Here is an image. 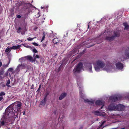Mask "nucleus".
I'll return each instance as SVG.
<instances>
[{"instance_id":"1","label":"nucleus","mask_w":129,"mask_h":129,"mask_svg":"<svg viewBox=\"0 0 129 129\" xmlns=\"http://www.w3.org/2000/svg\"><path fill=\"white\" fill-rule=\"evenodd\" d=\"M16 105L13 106H10L8 107L6 109V114L8 115V116L9 117V114H11L12 116L14 117L13 119L15 120L17 117V114H15L16 112L19 113L21 110V107L22 106L21 103L19 101L15 102Z\"/></svg>"},{"instance_id":"2","label":"nucleus","mask_w":129,"mask_h":129,"mask_svg":"<svg viewBox=\"0 0 129 129\" xmlns=\"http://www.w3.org/2000/svg\"><path fill=\"white\" fill-rule=\"evenodd\" d=\"M8 115L6 114V110H5V114L4 115V116L1 119L0 122V128L1 126L4 125L5 122L6 123H8L10 121H14L13 119L14 117L12 116L11 114H9V117L8 116Z\"/></svg>"},{"instance_id":"3","label":"nucleus","mask_w":129,"mask_h":129,"mask_svg":"<svg viewBox=\"0 0 129 129\" xmlns=\"http://www.w3.org/2000/svg\"><path fill=\"white\" fill-rule=\"evenodd\" d=\"M83 68V64L81 62H79L75 68L73 70V72L75 75L76 73H79L80 72L81 70Z\"/></svg>"},{"instance_id":"4","label":"nucleus","mask_w":129,"mask_h":129,"mask_svg":"<svg viewBox=\"0 0 129 129\" xmlns=\"http://www.w3.org/2000/svg\"><path fill=\"white\" fill-rule=\"evenodd\" d=\"M96 64L98 67L101 68H104L105 65L104 61L100 60H99L96 61Z\"/></svg>"},{"instance_id":"5","label":"nucleus","mask_w":129,"mask_h":129,"mask_svg":"<svg viewBox=\"0 0 129 129\" xmlns=\"http://www.w3.org/2000/svg\"><path fill=\"white\" fill-rule=\"evenodd\" d=\"M122 98V97L121 96H116L114 95L110 96V99L112 101L115 102L118 100H121Z\"/></svg>"},{"instance_id":"6","label":"nucleus","mask_w":129,"mask_h":129,"mask_svg":"<svg viewBox=\"0 0 129 129\" xmlns=\"http://www.w3.org/2000/svg\"><path fill=\"white\" fill-rule=\"evenodd\" d=\"M124 106L120 104L116 106V110L123 111L124 110Z\"/></svg>"},{"instance_id":"7","label":"nucleus","mask_w":129,"mask_h":129,"mask_svg":"<svg viewBox=\"0 0 129 129\" xmlns=\"http://www.w3.org/2000/svg\"><path fill=\"white\" fill-rule=\"evenodd\" d=\"M116 66L117 68L119 70L122 69L123 67V64L120 62L117 63L116 64Z\"/></svg>"},{"instance_id":"8","label":"nucleus","mask_w":129,"mask_h":129,"mask_svg":"<svg viewBox=\"0 0 129 129\" xmlns=\"http://www.w3.org/2000/svg\"><path fill=\"white\" fill-rule=\"evenodd\" d=\"M114 35L113 36H114V38H115V37H119L120 35V31L118 30H116L113 31Z\"/></svg>"},{"instance_id":"9","label":"nucleus","mask_w":129,"mask_h":129,"mask_svg":"<svg viewBox=\"0 0 129 129\" xmlns=\"http://www.w3.org/2000/svg\"><path fill=\"white\" fill-rule=\"evenodd\" d=\"M109 110H116V106H115L114 104H111L109 105L108 107Z\"/></svg>"},{"instance_id":"10","label":"nucleus","mask_w":129,"mask_h":129,"mask_svg":"<svg viewBox=\"0 0 129 129\" xmlns=\"http://www.w3.org/2000/svg\"><path fill=\"white\" fill-rule=\"evenodd\" d=\"M26 65L25 64H19L18 66L17 69L18 70V72L20 71L19 69V68L20 67H21L23 69H25L26 67Z\"/></svg>"},{"instance_id":"11","label":"nucleus","mask_w":129,"mask_h":129,"mask_svg":"<svg viewBox=\"0 0 129 129\" xmlns=\"http://www.w3.org/2000/svg\"><path fill=\"white\" fill-rule=\"evenodd\" d=\"M84 102L85 103H87L88 104L91 105L94 104V101L93 100L90 101L88 99H84Z\"/></svg>"},{"instance_id":"12","label":"nucleus","mask_w":129,"mask_h":129,"mask_svg":"<svg viewBox=\"0 0 129 129\" xmlns=\"http://www.w3.org/2000/svg\"><path fill=\"white\" fill-rule=\"evenodd\" d=\"M67 94L66 93L64 92L61 93L59 98L60 100H61L63 99L67 95Z\"/></svg>"},{"instance_id":"13","label":"nucleus","mask_w":129,"mask_h":129,"mask_svg":"<svg viewBox=\"0 0 129 129\" xmlns=\"http://www.w3.org/2000/svg\"><path fill=\"white\" fill-rule=\"evenodd\" d=\"M104 102L102 101L98 100L95 102V104L96 105H102L103 104Z\"/></svg>"},{"instance_id":"14","label":"nucleus","mask_w":129,"mask_h":129,"mask_svg":"<svg viewBox=\"0 0 129 129\" xmlns=\"http://www.w3.org/2000/svg\"><path fill=\"white\" fill-rule=\"evenodd\" d=\"M106 40L111 41L115 39L114 36H112L111 37H107L106 38Z\"/></svg>"},{"instance_id":"15","label":"nucleus","mask_w":129,"mask_h":129,"mask_svg":"<svg viewBox=\"0 0 129 129\" xmlns=\"http://www.w3.org/2000/svg\"><path fill=\"white\" fill-rule=\"evenodd\" d=\"M20 45H19L16 46H13L12 47H10V48L11 49H18L20 48Z\"/></svg>"},{"instance_id":"16","label":"nucleus","mask_w":129,"mask_h":129,"mask_svg":"<svg viewBox=\"0 0 129 129\" xmlns=\"http://www.w3.org/2000/svg\"><path fill=\"white\" fill-rule=\"evenodd\" d=\"M24 57L26 59L28 60H29L30 61H33V58L30 56L28 55L26 56H25Z\"/></svg>"},{"instance_id":"17","label":"nucleus","mask_w":129,"mask_h":129,"mask_svg":"<svg viewBox=\"0 0 129 129\" xmlns=\"http://www.w3.org/2000/svg\"><path fill=\"white\" fill-rule=\"evenodd\" d=\"M87 66L88 68H89L88 70L91 73H92V65L91 63H88L87 65Z\"/></svg>"},{"instance_id":"18","label":"nucleus","mask_w":129,"mask_h":129,"mask_svg":"<svg viewBox=\"0 0 129 129\" xmlns=\"http://www.w3.org/2000/svg\"><path fill=\"white\" fill-rule=\"evenodd\" d=\"M4 72V70L3 68H1V69L0 70V79H2V77L1 76V75H3Z\"/></svg>"},{"instance_id":"19","label":"nucleus","mask_w":129,"mask_h":129,"mask_svg":"<svg viewBox=\"0 0 129 129\" xmlns=\"http://www.w3.org/2000/svg\"><path fill=\"white\" fill-rule=\"evenodd\" d=\"M124 26H125L124 28V30H126L129 29V26L127 23L125 22L123 23Z\"/></svg>"},{"instance_id":"20","label":"nucleus","mask_w":129,"mask_h":129,"mask_svg":"<svg viewBox=\"0 0 129 129\" xmlns=\"http://www.w3.org/2000/svg\"><path fill=\"white\" fill-rule=\"evenodd\" d=\"M46 101V98H44V99L41 101V104L42 105H45Z\"/></svg>"},{"instance_id":"21","label":"nucleus","mask_w":129,"mask_h":129,"mask_svg":"<svg viewBox=\"0 0 129 129\" xmlns=\"http://www.w3.org/2000/svg\"><path fill=\"white\" fill-rule=\"evenodd\" d=\"M58 41V39L57 38H54L53 40V42L54 44H57Z\"/></svg>"},{"instance_id":"22","label":"nucleus","mask_w":129,"mask_h":129,"mask_svg":"<svg viewBox=\"0 0 129 129\" xmlns=\"http://www.w3.org/2000/svg\"><path fill=\"white\" fill-rule=\"evenodd\" d=\"M95 70L97 72H99L100 71L101 68H100V67H98L96 65L95 67H94Z\"/></svg>"},{"instance_id":"23","label":"nucleus","mask_w":129,"mask_h":129,"mask_svg":"<svg viewBox=\"0 0 129 129\" xmlns=\"http://www.w3.org/2000/svg\"><path fill=\"white\" fill-rule=\"evenodd\" d=\"M125 53L126 56L128 58H129V51L126 50L125 51Z\"/></svg>"},{"instance_id":"24","label":"nucleus","mask_w":129,"mask_h":129,"mask_svg":"<svg viewBox=\"0 0 129 129\" xmlns=\"http://www.w3.org/2000/svg\"><path fill=\"white\" fill-rule=\"evenodd\" d=\"M80 89L79 91V93L80 95L81 98H83L84 97V96L82 95L83 93L82 92V90L80 89L81 87H80Z\"/></svg>"},{"instance_id":"25","label":"nucleus","mask_w":129,"mask_h":129,"mask_svg":"<svg viewBox=\"0 0 129 129\" xmlns=\"http://www.w3.org/2000/svg\"><path fill=\"white\" fill-rule=\"evenodd\" d=\"M10 83V81L9 79H8L7 80V82L6 83V85L9 87H11L10 85H9V84Z\"/></svg>"},{"instance_id":"26","label":"nucleus","mask_w":129,"mask_h":129,"mask_svg":"<svg viewBox=\"0 0 129 129\" xmlns=\"http://www.w3.org/2000/svg\"><path fill=\"white\" fill-rule=\"evenodd\" d=\"M10 48H7L5 50V52H8V53H9L11 51Z\"/></svg>"},{"instance_id":"27","label":"nucleus","mask_w":129,"mask_h":129,"mask_svg":"<svg viewBox=\"0 0 129 129\" xmlns=\"http://www.w3.org/2000/svg\"><path fill=\"white\" fill-rule=\"evenodd\" d=\"M27 5V3H25L23 2H21L19 4V6H21L22 5Z\"/></svg>"},{"instance_id":"28","label":"nucleus","mask_w":129,"mask_h":129,"mask_svg":"<svg viewBox=\"0 0 129 129\" xmlns=\"http://www.w3.org/2000/svg\"><path fill=\"white\" fill-rule=\"evenodd\" d=\"M6 94L3 91H1L0 93V96H3L5 95Z\"/></svg>"},{"instance_id":"29","label":"nucleus","mask_w":129,"mask_h":129,"mask_svg":"<svg viewBox=\"0 0 129 129\" xmlns=\"http://www.w3.org/2000/svg\"><path fill=\"white\" fill-rule=\"evenodd\" d=\"M23 46H24L25 47H26V48H30V49H31L32 48V47L31 46H29L28 45H24V44L23 45Z\"/></svg>"},{"instance_id":"30","label":"nucleus","mask_w":129,"mask_h":129,"mask_svg":"<svg viewBox=\"0 0 129 129\" xmlns=\"http://www.w3.org/2000/svg\"><path fill=\"white\" fill-rule=\"evenodd\" d=\"M45 34H43V36L42 38V39L41 40V42H42L44 40V39L45 38Z\"/></svg>"},{"instance_id":"31","label":"nucleus","mask_w":129,"mask_h":129,"mask_svg":"<svg viewBox=\"0 0 129 129\" xmlns=\"http://www.w3.org/2000/svg\"><path fill=\"white\" fill-rule=\"evenodd\" d=\"M3 67H4V68H6L8 67V66L7 64H3Z\"/></svg>"},{"instance_id":"32","label":"nucleus","mask_w":129,"mask_h":129,"mask_svg":"<svg viewBox=\"0 0 129 129\" xmlns=\"http://www.w3.org/2000/svg\"><path fill=\"white\" fill-rule=\"evenodd\" d=\"M21 28L20 27H19L18 29L17 30V32L18 33H20V31Z\"/></svg>"},{"instance_id":"33","label":"nucleus","mask_w":129,"mask_h":129,"mask_svg":"<svg viewBox=\"0 0 129 129\" xmlns=\"http://www.w3.org/2000/svg\"><path fill=\"white\" fill-rule=\"evenodd\" d=\"M33 52L36 53L38 52V51L36 49L34 48L33 50Z\"/></svg>"},{"instance_id":"34","label":"nucleus","mask_w":129,"mask_h":129,"mask_svg":"<svg viewBox=\"0 0 129 129\" xmlns=\"http://www.w3.org/2000/svg\"><path fill=\"white\" fill-rule=\"evenodd\" d=\"M35 53H34V55H33V57H34V59H33V61H32L35 62L36 60V58H35Z\"/></svg>"},{"instance_id":"35","label":"nucleus","mask_w":129,"mask_h":129,"mask_svg":"<svg viewBox=\"0 0 129 129\" xmlns=\"http://www.w3.org/2000/svg\"><path fill=\"white\" fill-rule=\"evenodd\" d=\"M33 40V39L32 38H30V37H29L27 38V40L29 41H32Z\"/></svg>"},{"instance_id":"36","label":"nucleus","mask_w":129,"mask_h":129,"mask_svg":"<svg viewBox=\"0 0 129 129\" xmlns=\"http://www.w3.org/2000/svg\"><path fill=\"white\" fill-rule=\"evenodd\" d=\"M41 85H40L39 88L37 90V91H38L39 92L40 91V88H41Z\"/></svg>"},{"instance_id":"37","label":"nucleus","mask_w":129,"mask_h":129,"mask_svg":"<svg viewBox=\"0 0 129 129\" xmlns=\"http://www.w3.org/2000/svg\"><path fill=\"white\" fill-rule=\"evenodd\" d=\"M32 43L35 46H38L39 45H38L37 44V43H36L35 42H33Z\"/></svg>"},{"instance_id":"38","label":"nucleus","mask_w":129,"mask_h":129,"mask_svg":"<svg viewBox=\"0 0 129 129\" xmlns=\"http://www.w3.org/2000/svg\"><path fill=\"white\" fill-rule=\"evenodd\" d=\"M35 58H40V56H39L38 55H36L35 56Z\"/></svg>"},{"instance_id":"39","label":"nucleus","mask_w":129,"mask_h":129,"mask_svg":"<svg viewBox=\"0 0 129 129\" xmlns=\"http://www.w3.org/2000/svg\"><path fill=\"white\" fill-rule=\"evenodd\" d=\"M13 69L12 68H10L8 70V71L9 72H12L13 71Z\"/></svg>"},{"instance_id":"40","label":"nucleus","mask_w":129,"mask_h":129,"mask_svg":"<svg viewBox=\"0 0 129 129\" xmlns=\"http://www.w3.org/2000/svg\"><path fill=\"white\" fill-rule=\"evenodd\" d=\"M105 122L106 121H103L102 122L101 124V125H100V127L102 126L105 123Z\"/></svg>"},{"instance_id":"41","label":"nucleus","mask_w":129,"mask_h":129,"mask_svg":"<svg viewBox=\"0 0 129 129\" xmlns=\"http://www.w3.org/2000/svg\"><path fill=\"white\" fill-rule=\"evenodd\" d=\"M21 17V16L20 15H17V16L16 17L18 18H20Z\"/></svg>"},{"instance_id":"42","label":"nucleus","mask_w":129,"mask_h":129,"mask_svg":"<svg viewBox=\"0 0 129 129\" xmlns=\"http://www.w3.org/2000/svg\"><path fill=\"white\" fill-rule=\"evenodd\" d=\"M3 99V96H0V102Z\"/></svg>"},{"instance_id":"43","label":"nucleus","mask_w":129,"mask_h":129,"mask_svg":"<svg viewBox=\"0 0 129 129\" xmlns=\"http://www.w3.org/2000/svg\"><path fill=\"white\" fill-rule=\"evenodd\" d=\"M10 60H11L10 59V58L9 59V62H8V63H7V65H8V66H9V64H10Z\"/></svg>"},{"instance_id":"44","label":"nucleus","mask_w":129,"mask_h":129,"mask_svg":"<svg viewBox=\"0 0 129 129\" xmlns=\"http://www.w3.org/2000/svg\"><path fill=\"white\" fill-rule=\"evenodd\" d=\"M49 94V93L48 92H47L46 93V95L45 96V98H46L47 96V95Z\"/></svg>"},{"instance_id":"45","label":"nucleus","mask_w":129,"mask_h":129,"mask_svg":"<svg viewBox=\"0 0 129 129\" xmlns=\"http://www.w3.org/2000/svg\"><path fill=\"white\" fill-rule=\"evenodd\" d=\"M61 69V66L59 67V68H58V71H60V70Z\"/></svg>"},{"instance_id":"46","label":"nucleus","mask_w":129,"mask_h":129,"mask_svg":"<svg viewBox=\"0 0 129 129\" xmlns=\"http://www.w3.org/2000/svg\"><path fill=\"white\" fill-rule=\"evenodd\" d=\"M2 66V63L1 61L0 62V67Z\"/></svg>"},{"instance_id":"47","label":"nucleus","mask_w":129,"mask_h":129,"mask_svg":"<svg viewBox=\"0 0 129 129\" xmlns=\"http://www.w3.org/2000/svg\"><path fill=\"white\" fill-rule=\"evenodd\" d=\"M95 113H99V112L98 111H96L95 112Z\"/></svg>"},{"instance_id":"48","label":"nucleus","mask_w":129,"mask_h":129,"mask_svg":"<svg viewBox=\"0 0 129 129\" xmlns=\"http://www.w3.org/2000/svg\"><path fill=\"white\" fill-rule=\"evenodd\" d=\"M43 46L44 47H45L46 46V45L45 44H43Z\"/></svg>"},{"instance_id":"49","label":"nucleus","mask_w":129,"mask_h":129,"mask_svg":"<svg viewBox=\"0 0 129 129\" xmlns=\"http://www.w3.org/2000/svg\"><path fill=\"white\" fill-rule=\"evenodd\" d=\"M27 4L30 5L31 6H32V5L30 3H27Z\"/></svg>"},{"instance_id":"50","label":"nucleus","mask_w":129,"mask_h":129,"mask_svg":"<svg viewBox=\"0 0 129 129\" xmlns=\"http://www.w3.org/2000/svg\"><path fill=\"white\" fill-rule=\"evenodd\" d=\"M22 58H21L19 59V61H20V60H21V59H22Z\"/></svg>"},{"instance_id":"51","label":"nucleus","mask_w":129,"mask_h":129,"mask_svg":"<svg viewBox=\"0 0 129 129\" xmlns=\"http://www.w3.org/2000/svg\"><path fill=\"white\" fill-rule=\"evenodd\" d=\"M88 28L89 29V23L88 24Z\"/></svg>"},{"instance_id":"52","label":"nucleus","mask_w":129,"mask_h":129,"mask_svg":"<svg viewBox=\"0 0 129 129\" xmlns=\"http://www.w3.org/2000/svg\"><path fill=\"white\" fill-rule=\"evenodd\" d=\"M37 38V37H34L32 39H36Z\"/></svg>"},{"instance_id":"53","label":"nucleus","mask_w":129,"mask_h":129,"mask_svg":"<svg viewBox=\"0 0 129 129\" xmlns=\"http://www.w3.org/2000/svg\"><path fill=\"white\" fill-rule=\"evenodd\" d=\"M25 111H24L23 113V115H24L25 114Z\"/></svg>"},{"instance_id":"54","label":"nucleus","mask_w":129,"mask_h":129,"mask_svg":"<svg viewBox=\"0 0 129 129\" xmlns=\"http://www.w3.org/2000/svg\"><path fill=\"white\" fill-rule=\"evenodd\" d=\"M66 37V36L65 35H64V36H63V37L64 38H64L65 39V37Z\"/></svg>"},{"instance_id":"55","label":"nucleus","mask_w":129,"mask_h":129,"mask_svg":"<svg viewBox=\"0 0 129 129\" xmlns=\"http://www.w3.org/2000/svg\"><path fill=\"white\" fill-rule=\"evenodd\" d=\"M68 32H67V33H66V35H67V36H68Z\"/></svg>"},{"instance_id":"56","label":"nucleus","mask_w":129,"mask_h":129,"mask_svg":"<svg viewBox=\"0 0 129 129\" xmlns=\"http://www.w3.org/2000/svg\"><path fill=\"white\" fill-rule=\"evenodd\" d=\"M120 129H125V128H120Z\"/></svg>"},{"instance_id":"57","label":"nucleus","mask_w":129,"mask_h":129,"mask_svg":"<svg viewBox=\"0 0 129 129\" xmlns=\"http://www.w3.org/2000/svg\"><path fill=\"white\" fill-rule=\"evenodd\" d=\"M103 106H102L101 107V108H102V107H103Z\"/></svg>"},{"instance_id":"58","label":"nucleus","mask_w":129,"mask_h":129,"mask_svg":"<svg viewBox=\"0 0 129 129\" xmlns=\"http://www.w3.org/2000/svg\"><path fill=\"white\" fill-rule=\"evenodd\" d=\"M41 9H42V8H43V7H41Z\"/></svg>"},{"instance_id":"59","label":"nucleus","mask_w":129,"mask_h":129,"mask_svg":"<svg viewBox=\"0 0 129 129\" xmlns=\"http://www.w3.org/2000/svg\"><path fill=\"white\" fill-rule=\"evenodd\" d=\"M33 1H32L31 2V3H32V2H33Z\"/></svg>"}]
</instances>
